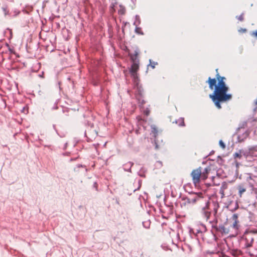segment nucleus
<instances>
[{"label": "nucleus", "instance_id": "nucleus-30", "mask_svg": "<svg viewBox=\"0 0 257 257\" xmlns=\"http://www.w3.org/2000/svg\"><path fill=\"white\" fill-rule=\"evenodd\" d=\"M119 7H120V9L118 10V13L120 15H124L125 13V8L121 6H120Z\"/></svg>", "mask_w": 257, "mask_h": 257}, {"label": "nucleus", "instance_id": "nucleus-1", "mask_svg": "<svg viewBox=\"0 0 257 257\" xmlns=\"http://www.w3.org/2000/svg\"><path fill=\"white\" fill-rule=\"evenodd\" d=\"M216 68L215 78L209 77L206 83H208L210 89L213 90V92L209 95V98L218 108H221V103L230 100L232 97L231 93H228L229 88L225 82L226 78L221 76Z\"/></svg>", "mask_w": 257, "mask_h": 257}, {"label": "nucleus", "instance_id": "nucleus-13", "mask_svg": "<svg viewBox=\"0 0 257 257\" xmlns=\"http://www.w3.org/2000/svg\"><path fill=\"white\" fill-rule=\"evenodd\" d=\"M174 122L177 124L180 127L185 126V123L184 122V117H181L178 119L176 120Z\"/></svg>", "mask_w": 257, "mask_h": 257}, {"label": "nucleus", "instance_id": "nucleus-6", "mask_svg": "<svg viewBox=\"0 0 257 257\" xmlns=\"http://www.w3.org/2000/svg\"><path fill=\"white\" fill-rule=\"evenodd\" d=\"M226 207L231 212H233L239 208V205L237 200L235 202L232 200H228Z\"/></svg>", "mask_w": 257, "mask_h": 257}, {"label": "nucleus", "instance_id": "nucleus-58", "mask_svg": "<svg viewBox=\"0 0 257 257\" xmlns=\"http://www.w3.org/2000/svg\"><path fill=\"white\" fill-rule=\"evenodd\" d=\"M76 167L77 168H85L86 167V166L85 165H82V164H77L76 165Z\"/></svg>", "mask_w": 257, "mask_h": 257}, {"label": "nucleus", "instance_id": "nucleus-36", "mask_svg": "<svg viewBox=\"0 0 257 257\" xmlns=\"http://www.w3.org/2000/svg\"><path fill=\"white\" fill-rule=\"evenodd\" d=\"M227 183L225 182V181H223L221 183V187H220V189H222L223 190H225L227 188Z\"/></svg>", "mask_w": 257, "mask_h": 257}, {"label": "nucleus", "instance_id": "nucleus-9", "mask_svg": "<svg viewBox=\"0 0 257 257\" xmlns=\"http://www.w3.org/2000/svg\"><path fill=\"white\" fill-rule=\"evenodd\" d=\"M211 207L212 208V211L213 210L214 214H216L217 213L218 209L219 208V205L217 199H213L210 198Z\"/></svg>", "mask_w": 257, "mask_h": 257}, {"label": "nucleus", "instance_id": "nucleus-31", "mask_svg": "<svg viewBox=\"0 0 257 257\" xmlns=\"http://www.w3.org/2000/svg\"><path fill=\"white\" fill-rule=\"evenodd\" d=\"M188 228L190 235L192 238H193V234H194V231H195V230L194 228H191V227H188Z\"/></svg>", "mask_w": 257, "mask_h": 257}, {"label": "nucleus", "instance_id": "nucleus-46", "mask_svg": "<svg viewBox=\"0 0 257 257\" xmlns=\"http://www.w3.org/2000/svg\"><path fill=\"white\" fill-rule=\"evenodd\" d=\"M195 231H194V234H193V237L196 238L197 240H198V242H199V235L200 234L199 233H195Z\"/></svg>", "mask_w": 257, "mask_h": 257}, {"label": "nucleus", "instance_id": "nucleus-56", "mask_svg": "<svg viewBox=\"0 0 257 257\" xmlns=\"http://www.w3.org/2000/svg\"><path fill=\"white\" fill-rule=\"evenodd\" d=\"M69 111V109L68 108H63V110H62V111L64 113H65V112H68Z\"/></svg>", "mask_w": 257, "mask_h": 257}, {"label": "nucleus", "instance_id": "nucleus-45", "mask_svg": "<svg viewBox=\"0 0 257 257\" xmlns=\"http://www.w3.org/2000/svg\"><path fill=\"white\" fill-rule=\"evenodd\" d=\"M6 68L8 70H12V69H15L16 68H18L17 67H13V65H6Z\"/></svg>", "mask_w": 257, "mask_h": 257}, {"label": "nucleus", "instance_id": "nucleus-15", "mask_svg": "<svg viewBox=\"0 0 257 257\" xmlns=\"http://www.w3.org/2000/svg\"><path fill=\"white\" fill-rule=\"evenodd\" d=\"M151 134H152L153 137H154L155 138L157 137L158 136V129L156 126L154 124H152L151 125Z\"/></svg>", "mask_w": 257, "mask_h": 257}, {"label": "nucleus", "instance_id": "nucleus-47", "mask_svg": "<svg viewBox=\"0 0 257 257\" xmlns=\"http://www.w3.org/2000/svg\"><path fill=\"white\" fill-rule=\"evenodd\" d=\"M236 17H237V19L240 21H242L244 19L243 14H241Z\"/></svg>", "mask_w": 257, "mask_h": 257}, {"label": "nucleus", "instance_id": "nucleus-38", "mask_svg": "<svg viewBox=\"0 0 257 257\" xmlns=\"http://www.w3.org/2000/svg\"><path fill=\"white\" fill-rule=\"evenodd\" d=\"M53 129L55 130V132L57 133V134L61 138H63L64 137V135H60L59 133H58V130H57L56 127V125L55 124H53Z\"/></svg>", "mask_w": 257, "mask_h": 257}, {"label": "nucleus", "instance_id": "nucleus-23", "mask_svg": "<svg viewBox=\"0 0 257 257\" xmlns=\"http://www.w3.org/2000/svg\"><path fill=\"white\" fill-rule=\"evenodd\" d=\"M142 224H143L144 227H145V228L148 229V228H150V227L151 221L150 220H148L147 221H143L142 222Z\"/></svg>", "mask_w": 257, "mask_h": 257}, {"label": "nucleus", "instance_id": "nucleus-5", "mask_svg": "<svg viewBox=\"0 0 257 257\" xmlns=\"http://www.w3.org/2000/svg\"><path fill=\"white\" fill-rule=\"evenodd\" d=\"M202 212L204 214V217L206 218V220H208L212 212L210 197H209L208 200L205 201V206L202 208Z\"/></svg>", "mask_w": 257, "mask_h": 257}, {"label": "nucleus", "instance_id": "nucleus-32", "mask_svg": "<svg viewBox=\"0 0 257 257\" xmlns=\"http://www.w3.org/2000/svg\"><path fill=\"white\" fill-rule=\"evenodd\" d=\"M215 176H212L211 177V180L213 182V186H219L220 185V183H216L215 181Z\"/></svg>", "mask_w": 257, "mask_h": 257}, {"label": "nucleus", "instance_id": "nucleus-44", "mask_svg": "<svg viewBox=\"0 0 257 257\" xmlns=\"http://www.w3.org/2000/svg\"><path fill=\"white\" fill-rule=\"evenodd\" d=\"M232 220L235 221L238 220V214L236 213H234L232 216Z\"/></svg>", "mask_w": 257, "mask_h": 257}, {"label": "nucleus", "instance_id": "nucleus-29", "mask_svg": "<svg viewBox=\"0 0 257 257\" xmlns=\"http://www.w3.org/2000/svg\"><path fill=\"white\" fill-rule=\"evenodd\" d=\"M84 124L85 125H87V126H90L91 128L93 127V126H94L93 123L87 120H84Z\"/></svg>", "mask_w": 257, "mask_h": 257}, {"label": "nucleus", "instance_id": "nucleus-64", "mask_svg": "<svg viewBox=\"0 0 257 257\" xmlns=\"http://www.w3.org/2000/svg\"><path fill=\"white\" fill-rule=\"evenodd\" d=\"M135 133L137 135H139L140 134V128H139L138 129H136V131H135Z\"/></svg>", "mask_w": 257, "mask_h": 257}, {"label": "nucleus", "instance_id": "nucleus-3", "mask_svg": "<svg viewBox=\"0 0 257 257\" xmlns=\"http://www.w3.org/2000/svg\"><path fill=\"white\" fill-rule=\"evenodd\" d=\"M202 174V168L198 167L196 169L193 170L191 173V176L192 179V181L195 187L198 186V183L200 181Z\"/></svg>", "mask_w": 257, "mask_h": 257}, {"label": "nucleus", "instance_id": "nucleus-21", "mask_svg": "<svg viewBox=\"0 0 257 257\" xmlns=\"http://www.w3.org/2000/svg\"><path fill=\"white\" fill-rule=\"evenodd\" d=\"M136 99L137 100L138 103L140 104V106L143 105L146 103V101L143 99V97H140L137 96H136Z\"/></svg>", "mask_w": 257, "mask_h": 257}, {"label": "nucleus", "instance_id": "nucleus-61", "mask_svg": "<svg viewBox=\"0 0 257 257\" xmlns=\"http://www.w3.org/2000/svg\"><path fill=\"white\" fill-rule=\"evenodd\" d=\"M185 201L184 202L181 204V206L182 207H183V206H186L187 204H188V203H187L186 201Z\"/></svg>", "mask_w": 257, "mask_h": 257}, {"label": "nucleus", "instance_id": "nucleus-53", "mask_svg": "<svg viewBox=\"0 0 257 257\" xmlns=\"http://www.w3.org/2000/svg\"><path fill=\"white\" fill-rule=\"evenodd\" d=\"M211 233H212V235H213V236L214 239L215 241H216V240H217V237H216V236L215 234L214 233V231H213L212 230H211Z\"/></svg>", "mask_w": 257, "mask_h": 257}, {"label": "nucleus", "instance_id": "nucleus-17", "mask_svg": "<svg viewBox=\"0 0 257 257\" xmlns=\"http://www.w3.org/2000/svg\"><path fill=\"white\" fill-rule=\"evenodd\" d=\"M139 69V65H131L130 68V73L131 74L137 73V71Z\"/></svg>", "mask_w": 257, "mask_h": 257}, {"label": "nucleus", "instance_id": "nucleus-43", "mask_svg": "<svg viewBox=\"0 0 257 257\" xmlns=\"http://www.w3.org/2000/svg\"><path fill=\"white\" fill-rule=\"evenodd\" d=\"M93 188L95 189L96 191H98V184L96 182H94L93 184Z\"/></svg>", "mask_w": 257, "mask_h": 257}, {"label": "nucleus", "instance_id": "nucleus-16", "mask_svg": "<svg viewBox=\"0 0 257 257\" xmlns=\"http://www.w3.org/2000/svg\"><path fill=\"white\" fill-rule=\"evenodd\" d=\"M197 225L198 227H199V229H200L201 232L203 233L207 231V227L205 224L201 223V222H198L197 223Z\"/></svg>", "mask_w": 257, "mask_h": 257}, {"label": "nucleus", "instance_id": "nucleus-18", "mask_svg": "<svg viewBox=\"0 0 257 257\" xmlns=\"http://www.w3.org/2000/svg\"><path fill=\"white\" fill-rule=\"evenodd\" d=\"M133 78V81L134 85H138L140 83V78L137 73L131 74Z\"/></svg>", "mask_w": 257, "mask_h": 257}, {"label": "nucleus", "instance_id": "nucleus-8", "mask_svg": "<svg viewBox=\"0 0 257 257\" xmlns=\"http://www.w3.org/2000/svg\"><path fill=\"white\" fill-rule=\"evenodd\" d=\"M135 88L137 89V92L136 93V97L138 96L140 97H144V90L142 86V85L140 83L138 85H134Z\"/></svg>", "mask_w": 257, "mask_h": 257}, {"label": "nucleus", "instance_id": "nucleus-26", "mask_svg": "<svg viewBox=\"0 0 257 257\" xmlns=\"http://www.w3.org/2000/svg\"><path fill=\"white\" fill-rule=\"evenodd\" d=\"M145 171L144 170V169L142 167L140 171L138 173V174L139 176H140L141 177L145 178L146 176L145 175Z\"/></svg>", "mask_w": 257, "mask_h": 257}, {"label": "nucleus", "instance_id": "nucleus-39", "mask_svg": "<svg viewBox=\"0 0 257 257\" xmlns=\"http://www.w3.org/2000/svg\"><path fill=\"white\" fill-rule=\"evenodd\" d=\"M210 171V169L208 167H206L203 172H202V174H208Z\"/></svg>", "mask_w": 257, "mask_h": 257}, {"label": "nucleus", "instance_id": "nucleus-19", "mask_svg": "<svg viewBox=\"0 0 257 257\" xmlns=\"http://www.w3.org/2000/svg\"><path fill=\"white\" fill-rule=\"evenodd\" d=\"M246 125H247V122L246 121H243L242 124L241 125H240L237 128H236L235 132L233 135V136H235V135H236L238 133V131L240 128H245L246 126Z\"/></svg>", "mask_w": 257, "mask_h": 257}, {"label": "nucleus", "instance_id": "nucleus-41", "mask_svg": "<svg viewBox=\"0 0 257 257\" xmlns=\"http://www.w3.org/2000/svg\"><path fill=\"white\" fill-rule=\"evenodd\" d=\"M235 164L236 169H237V168L241 165L240 163L237 161V160H235L232 163V164Z\"/></svg>", "mask_w": 257, "mask_h": 257}, {"label": "nucleus", "instance_id": "nucleus-27", "mask_svg": "<svg viewBox=\"0 0 257 257\" xmlns=\"http://www.w3.org/2000/svg\"><path fill=\"white\" fill-rule=\"evenodd\" d=\"M239 221L238 220H236L234 221V222L232 224V227L234 229H238L239 227V225L238 224Z\"/></svg>", "mask_w": 257, "mask_h": 257}, {"label": "nucleus", "instance_id": "nucleus-11", "mask_svg": "<svg viewBox=\"0 0 257 257\" xmlns=\"http://www.w3.org/2000/svg\"><path fill=\"white\" fill-rule=\"evenodd\" d=\"M134 165V163L133 162L129 161L123 165V168L124 171L132 172V167Z\"/></svg>", "mask_w": 257, "mask_h": 257}, {"label": "nucleus", "instance_id": "nucleus-48", "mask_svg": "<svg viewBox=\"0 0 257 257\" xmlns=\"http://www.w3.org/2000/svg\"><path fill=\"white\" fill-rule=\"evenodd\" d=\"M207 177H208V175L207 174H201V178L203 180H205V179H206L207 178Z\"/></svg>", "mask_w": 257, "mask_h": 257}, {"label": "nucleus", "instance_id": "nucleus-42", "mask_svg": "<svg viewBox=\"0 0 257 257\" xmlns=\"http://www.w3.org/2000/svg\"><path fill=\"white\" fill-rule=\"evenodd\" d=\"M238 32L240 33H245L247 32V30L245 28H240L238 30Z\"/></svg>", "mask_w": 257, "mask_h": 257}, {"label": "nucleus", "instance_id": "nucleus-12", "mask_svg": "<svg viewBox=\"0 0 257 257\" xmlns=\"http://www.w3.org/2000/svg\"><path fill=\"white\" fill-rule=\"evenodd\" d=\"M253 147L249 148L248 150L240 149L242 156H243L244 158L247 159L248 157L250 156V151L253 150Z\"/></svg>", "mask_w": 257, "mask_h": 257}, {"label": "nucleus", "instance_id": "nucleus-14", "mask_svg": "<svg viewBox=\"0 0 257 257\" xmlns=\"http://www.w3.org/2000/svg\"><path fill=\"white\" fill-rule=\"evenodd\" d=\"M131 57L133 63V64H138V63L139 62L138 59V53L135 51V54L131 55Z\"/></svg>", "mask_w": 257, "mask_h": 257}, {"label": "nucleus", "instance_id": "nucleus-57", "mask_svg": "<svg viewBox=\"0 0 257 257\" xmlns=\"http://www.w3.org/2000/svg\"><path fill=\"white\" fill-rule=\"evenodd\" d=\"M251 35L257 38V30L255 31L252 32L251 33Z\"/></svg>", "mask_w": 257, "mask_h": 257}, {"label": "nucleus", "instance_id": "nucleus-20", "mask_svg": "<svg viewBox=\"0 0 257 257\" xmlns=\"http://www.w3.org/2000/svg\"><path fill=\"white\" fill-rule=\"evenodd\" d=\"M233 157L234 159V160H236V159H240L242 158V154H241V152L240 151V149L239 150V151L238 152H235L233 154Z\"/></svg>", "mask_w": 257, "mask_h": 257}, {"label": "nucleus", "instance_id": "nucleus-7", "mask_svg": "<svg viewBox=\"0 0 257 257\" xmlns=\"http://www.w3.org/2000/svg\"><path fill=\"white\" fill-rule=\"evenodd\" d=\"M244 239L245 240V247L248 248L252 246L254 239L251 234L247 233L245 236Z\"/></svg>", "mask_w": 257, "mask_h": 257}, {"label": "nucleus", "instance_id": "nucleus-4", "mask_svg": "<svg viewBox=\"0 0 257 257\" xmlns=\"http://www.w3.org/2000/svg\"><path fill=\"white\" fill-rule=\"evenodd\" d=\"M209 222L212 223L211 227L216 232H221L222 234H227L228 233V230L226 228L224 225L222 223L219 224L217 225V220L214 219L213 221H210Z\"/></svg>", "mask_w": 257, "mask_h": 257}, {"label": "nucleus", "instance_id": "nucleus-63", "mask_svg": "<svg viewBox=\"0 0 257 257\" xmlns=\"http://www.w3.org/2000/svg\"><path fill=\"white\" fill-rule=\"evenodd\" d=\"M214 152H214V151L212 150V151L210 152V153H209L207 156H206L205 157V158H206L208 156H210V155H211L213 154L214 153Z\"/></svg>", "mask_w": 257, "mask_h": 257}, {"label": "nucleus", "instance_id": "nucleus-50", "mask_svg": "<svg viewBox=\"0 0 257 257\" xmlns=\"http://www.w3.org/2000/svg\"><path fill=\"white\" fill-rule=\"evenodd\" d=\"M247 175H248V176L247 177V180H248L249 179L251 180L252 179V177H253L252 174L248 173Z\"/></svg>", "mask_w": 257, "mask_h": 257}, {"label": "nucleus", "instance_id": "nucleus-24", "mask_svg": "<svg viewBox=\"0 0 257 257\" xmlns=\"http://www.w3.org/2000/svg\"><path fill=\"white\" fill-rule=\"evenodd\" d=\"M246 191V189L242 186L239 185L238 187V194L240 196H241V194Z\"/></svg>", "mask_w": 257, "mask_h": 257}, {"label": "nucleus", "instance_id": "nucleus-54", "mask_svg": "<svg viewBox=\"0 0 257 257\" xmlns=\"http://www.w3.org/2000/svg\"><path fill=\"white\" fill-rule=\"evenodd\" d=\"M144 114L147 116L149 115L150 114V110L147 108L144 111Z\"/></svg>", "mask_w": 257, "mask_h": 257}, {"label": "nucleus", "instance_id": "nucleus-34", "mask_svg": "<svg viewBox=\"0 0 257 257\" xmlns=\"http://www.w3.org/2000/svg\"><path fill=\"white\" fill-rule=\"evenodd\" d=\"M217 162L219 165H222L224 162V160L221 157V156H218Z\"/></svg>", "mask_w": 257, "mask_h": 257}, {"label": "nucleus", "instance_id": "nucleus-40", "mask_svg": "<svg viewBox=\"0 0 257 257\" xmlns=\"http://www.w3.org/2000/svg\"><path fill=\"white\" fill-rule=\"evenodd\" d=\"M220 172H223L222 170H221V169L219 170H219H217V171H216V176L217 177V179L221 177V175L220 174Z\"/></svg>", "mask_w": 257, "mask_h": 257}, {"label": "nucleus", "instance_id": "nucleus-28", "mask_svg": "<svg viewBox=\"0 0 257 257\" xmlns=\"http://www.w3.org/2000/svg\"><path fill=\"white\" fill-rule=\"evenodd\" d=\"M138 187L133 190V192H135L136 191L140 190V189L141 188V187L142 186V180L141 179H139L138 181Z\"/></svg>", "mask_w": 257, "mask_h": 257}, {"label": "nucleus", "instance_id": "nucleus-51", "mask_svg": "<svg viewBox=\"0 0 257 257\" xmlns=\"http://www.w3.org/2000/svg\"><path fill=\"white\" fill-rule=\"evenodd\" d=\"M224 190L222 189H220L219 190V193L221 194V197H223L224 194Z\"/></svg>", "mask_w": 257, "mask_h": 257}, {"label": "nucleus", "instance_id": "nucleus-10", "mask_svg": "<svg viewBox=\"0 0 257 257\" xmlns=\"http://www.w3.org/2000/svg\"><path fill=\"white\" fill-rule=\"evenodd\" d=\"M249 134V132H248L247 131H245L241 135H237L236 143H241L243 142L248 137Z\"/></svg>", "mask_w": 257, "mask_h": 257}, {"label": "nucleus", "instance_id": "nucleus-60", "mask_svg": "<svg viewBox=\"0 0 257 257\" xmlns=\"http://www.w3.org/2000/svg\"><path fill=\"white\" fill-rule=\"evenodd\" d=\"M78 158V157H76V158H71L69 160V162H73V161H76Z\"/></svg>", "mask_w": 257, "mask_h": 257}, {"label": "nucleus", "instance_id": "nucleus-37", "mask_svg": "<svg viewBox=\"0 0 257 257\" xmlns=\"http://www.w3.org/2000/svg\"><path fill=\"white\" fill-rule=\"evenodd\" d=\"M206 254H215L216 253V249L214 250H212V251H210L209 250H206V252H205Z\"/></svg>", "mask_w": 257, "mask_h": 257}, {"label": "nucleus", "instance_id": "nucleus-33", "mask_svg": "<svg viewBox=\"0 0 257 257\" xmlns=\"http://www.w3.org/2000/svg\"><path fill=\"white\" fill-rule=\"evenodd\" d=\"M21 112H22L25 114L28 113L29 112L28 106L27 105H26L24 107H23L22 109L21 110Z\"/></svg>", "mask_w": 257, "mask_h": 257}, {"label": "nucleus", "instance_id": "nucleus-35", "mask_svg": "<svg viewBox=\"0 0 257 257\" xmlns=\"http://www.w3.org/2000/svg\"><path fill=\"white\" fill-rule=\"evenodd\" d=\"M219 145L223 149H225L226 147V145H225V143L221 140H220L219 141Z\"/></svg>", "mask_w": 257, "mask_h": 257}, {"label": "nucleus", "instance_id": "nucleus-49", "mask_svg": "<svg viewBox=\"0 0 257 257\" xmlns=\"http://www.w3.org/2000/svg\"><path fill=\"white\" fill-rule=\"evenodd\" d=\"M195 231V233H199L200 236H202L203 233L201 232L200 229H199V227L196 229Z\"/></svg>", "mask_w": 257, "mask_h": 257}, {"label": "nucleus", "instance_id": "nucleus-22", "mask_svg": "<svg viewBox=\"0 0 257 257\" xmlns=\"http://www.w3.org/2000/svg\"><path fill=\"white\" fill-rule=\"evenodd\" d=\"M41 65H35L33 66L31 68L30 73L31 72H37L41 68Z\"/></svg>", "mask_w": 257, "mask_h": 257}, {"label": "nucleus", "instance_id": "nucleus-25", "mask_svg": "<svg viewBox=\"0 0 257 257\" xmlns=\"http://www.w3.org/2000/svg\"><path fill=\"white\" fill-rule=\"evenodd\" d=\"M179 198H181L182 201H186L188 204H190V199L186 196H181V194H180Z\"/></svg>", "mask_w": 257, "mask_h": 257}, {"label": "nucleus", "instance_id": "nucleus-55", "mask_svg": "<svg viewBox=\"0 0 257 257\" xmlns=\"http://www.w3.org/2000/svg\"><path fill=\"white\" fill-rule=\"evenodd\" d=\"M187 247L188 249V250H189V252H192V250H193V249H192V247H191V246L190 245H189V244H187Z\"/></svg>", "mask_w": 257, "mask_h": 257}, {"label": "nucleus", "instance_id": "nucleus-2", "mask_svg": "<svg viewBox=\"0 0 257 257\" xmlns=\"http://www.w3.org/2000/svg\"><path fill=\"white\" fill-rule=\"evenodd\" d=\"M191 183H187L184 185L183 187L184 188V190L185 192H187L189 194L192 195L194 194L196 196L192 198V199H190V204H195L197 200L201 198H203V194L201 192H194L192 190H190L188 189V187H191Z\"/></svg>", "mask_w": 257, "mask_h": 257}, {"label": "nucleus", "instance_id": "nucleus-52", "mask_svg": "<svg viewBox=\"0 0 257 257\" xmlns=\"http://www.w3.org/2000/svg\"><path fill=\"white\" fill-rule=\"evenodd\" d=\"M38 76L39 77L42 78H44V71H42L41 72V73L38 75Z\"/></svg>", "mask_w": 257, "mask_h": 257}, {"label": "nucleus", "instance_id": "nucleus-59", "mask_svg": "<svg viewBox=\"0 0 257 257\" xmlns=\"http://www.w3.org/2000/svg\"><path fill=\"white\" fill-rule=\"evenodd\" d=\"M58 107L57 106V104L56 103H55L53 107H52V109L55 110L58 109Z\"/></svg>", "mask_w": 257, "mask_h": 257}, {"label": "nucleus", "instance_id": "nucleus-62", "mask_svg": "<svg viewBox=\"0 0 257 257\" xmlns=\"http://www.w3.org/2000/svg\"><path fill=\"white\" fill-rule=\"evenodd\" d=\"M185 201L184 202L181 204V206L182 207H183V206H186L187 204H188V203H187L186 201Z\"/></svg>", "mask_w": 257, "mask_h": 257}]
</instances>
